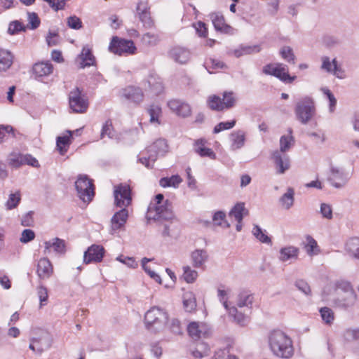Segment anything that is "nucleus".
I'll return each mask as SVG.
<instances>
[{
    "label": "nucleus",
    "mask_w": 359,
    "mask_h": 359,
    "mask_svg": "<svg viewBox=\"0 0 359 359\" xmlns=\"http://www.w3.org/2000/svg\"><path fill=\"white\" fill-rule=\"evenodd\" d=\"M168 106L171 111L177 115L187 117L191 114L189 105L179 100H172L168 102Z\"/></svg>",
    "instance_id": "obj_23"
},
{
    "label": "nucleus",
    "mask_w": 359,
    "mask_h": 359,
    "mask_svg": "<svg viewBox=\"0 0 359 359\" xmlns=\"http://www.w3.org/2000/svg\"><path fill=\"white\" fill-rule=\"evenodd\" d=\"M106 136L110 139L115 137V132L111 120L106 121L101 130L100 138L104 139Z\"/></svg>",
    "instance_id": "obj_46"
},
{
    "label": "nucleus",
    "mask_w": 359,
    "mask_h": 359,
    "mask_svg": "<svg viewBox=\"0 0 359 359\" xmlns=\"http://www.w3.org/2000/svg\"><path fill=\"white\" fill-rule=\"evenodd\" d=\"M269 345L273 354L282 359H290L294 355L292 340L280 330H274L269 334Z\"/></svg>",
    "instance_id": "obj_1"
},
{
    "label": "nucleus",
    "mask_w": 359,
    "mask_h": 359,
    "mask_svg": "<svg viewBox=\"0 0 359 359\" xmlns=\"http://www.w3.org/2000/svg\"><path fill=\"white\" fill-rule=\"evenodd\" d=\"M223 109L224 108L232 107L236 102V99L232 92L224 93L222 99Z\"/></svg>",
    "instance_id": "obj_56"
},
{
    "label": "nucleus",
    "mask_w": 359,
    "mask_h": 359,
    "mask_svg": "<svg viewBox=\"0 0 359 359\" xmlns=\"http://www.w3.org/2000/svg\"><path fill=\"white\" fill-rule=\"evenodd\" d=\"M33 341L37 345V353L41 354L44 351L50 348L53 344L50 334L46 330L36 328L32 332Z\"/></svg>",
    "instance_id": "obj_12"
},
{
    "label": "nucleus",
    "mask_w": 359,
    "mask_h": 359,
    "mask_svg": "<svg viewBox=\"0 0 359 359\" xmlns=\"http://www.w3.org/2000/svg\"><path fill=\"white\" fill-rule=\"evenodd\" d=\"M146 217L147 220L169 221L174 219L171 203L164 200V196L158 194L148 207Z\"/></svg>",
    "instance_id": "obj_2"
},
{
    "label": "nucleus",
    "mask_w": 359,
    "mask_h": 359,
    "mask_svg": "<svg viewBox=\"0 0 359 359\" xmlns=\"http://www.w3.org/2000/svg\"><path fill=\"white\" fill-rule=\"evenodd\" d=\"M137 50L132 40L114 36L109 46V50L116 55H133Z\"/></svg>",
    "instance_id": "obj_6"
},
{
    "label": "nucleus",
    "mask_w": 359,
    "mask_h": 359,
    "mask_svg": "<svg viewBox=\"0 0 359 359\" xmlns=\"http://www.w3.org/2000/svg\"><path fill=\"white\" fill-rule=\"evenodd\" d=\"M263 73L278 78L286 83H292L297 78L296 76H290L287 66L283 63L269 64L263 67Z\"/></svg>",
    "instance_id": "obj_8"
},
{
    "label": "nucleus",
    "mask_w": 359,
    "mask_h": 359,
    "mask_svg": "<svg viewBox=\"0 0 359 359\" xmlns=\"http://www.w3.org/2000/svg\"><path fill=\"white\" fill-rule=\"evenodd\" d=\"M28 25L32 29H36L40 25V20L35 13H28Z\"/></svg>",
    "instance_id": "obj_64"
},
{
    "label": "nucleus",
    "mask_w": 359,
    "mask_h": 359,
    "mask_svg": "<svg viewBox=\"0 0 359 359\" xmlns=\"http://www.w3.org/2000/svg\"><path fill=\"white\" fill-rule=\"evenodd\" d=\"M346 250L354 258L359 259V238H350L346 242Z\"/></svg>",
    "instance_id": "obj_40"
},
{
    "label": "nucleus",
    "mask_w": 359,
    "mask_h": 359,
    "mask_svg": "<svg viewBox=\"0 0 359 359\" xmlns=\"http://www.w3.org/2000/svg\"><path fill=\"white\" fill-rule=\"evenodd\" d=\"M77 59L79 61V67L84 69L86 67H91L95 64V57L92 53L89 46H84Z\"/></svg>",
    "instance_id": "obj_20"
},
{
    "label": "nucleus",
    "mask_w": 359,
    "mask_h": 359,
    "mask_svg": "<svg viewBox=\"0 0 359 359\" xmlns=\"http://www.w3.org/2000/svg\"><path fill=\"white\" fill-rule=\"evenodd\" d=\"M67 24L69 27L73 29H80L82 27V22L79 18L72 15L67 19Z\"/></svg>",
    "instance_id": "obj_59"
},
{
    "label": "nucleus",
    "mask_w": 359,
    "mask_h": 359,
    "mask_svg": "<svg viewBox=\"0 0 359 359\" xmlns=\"http://www.w3.org/2000/svg\"><path fill=\"white\" fill-rule=\"evenodd\" d=\"M299 248L294 245H286L280 249L278 252V260L283 263L291 264L298 259Z\"/></svg>",
    "instance_id": "obj_15"
},
{
    "label": "nucleus",
    "mask_w": 359,
    "mask_h": 359,
    "mask_svg": "<svg viewBox=\"0 0 359 359\" xmlns=\"http://www.w3.org/2000/svg\"><path fill=\"white\" fill-rule=\"evenodd\" d=\"M69 104L70 109L74 113H85L89 106L88 98L82 93V91L76 88L69 94Z\"/></svg>",
    "instance_id": "obj_9"
},
{
    "label": "nucleus",
    "mask_w": 359,
    "mask_h": 359,
    "mask_svg": "<svg viewBox=\"0 0 359 359\" xmlns=\"http://www.w3.org/2000/svg\"><path fill=\"white\" fill-rule=\"evenodd\" d=\"M183 298L184 307L187 311L191 312L196 309V298L192 292H186Z\"/></svg>",
    "instance_id": "obj_45"
},
{
    "label": "nucleus",
    "mask_w": 359,
    "mask_h": 359,
    "mask_svg": "<svg viewBox=\"0 0 359 359\" xmlns=\"http://www.w3.org/2000/svg\"><path fill=\"white\" fill-rule=\"evenodd\" d=\"M338 297L333 300L335 307L341 309L347 310L354 306L356 302L357 295L355 293L337 294Z\"/></svg>",
    "instance_id": "obj_17"
},
{
    "label": "nucleus",
    "mask_w": 359,
    "mask_h": 359,
    "mask_svg": "<svg viewBox=\"0 0 359 359\" xmlns=\"http://www.w3.org/2000/svg\"><path fill=\"white\" fill-rule=\"evenodd\" d=\"M9 164L14 168L24 165L23 154H12L9 158Z\"/></svg>",
    "instance_id": "obj_62"
},
{
    "label": "nucleus",
    "mask_w": 359,
    "mask_h": 359,
    "mask_svg": "<svg viewBox=\"0 0 359 359\" xmlns=\"http://www.w3.org/2000/svg\"><path fill=\"white\" fill-rule=\"evenodd\" d=\"M75 187L78 196L85 203H89L95 195L93 181L87 175H79L75 182Z\"/></svg>",
    "instance_id": "obj_7"
},
{
    "label": "nucleus",
    "mask_w": 359,
    "mask_h": 359,
    "mask_svg": "<svg viewBox=\"0 0 359 359\" xmlns=\"http://www.w3.org/2000/svg\"><path fill=\"white\" fill-rule=\"evenodd\" d=\"M182 182V179L179 175H174L171 177H162L159 180V185L161 187L167 188V187H172V188H178L180 184Z\"/></svg>",
    "instance_id": "obj_33"
},
{
    "label": "nucleus",
    "mask_w": 359,
    "mask_h": 359,
    "mask_svg": "<svg viewBox=\"0 0 359 359\" xmlns=\"http://www.w3.org/2000/svg\"><path fill=\"white\" fill-rule=\"evenodd\" d=\"M169 55L175 62L180 64H185L189 60L191 53L184 47L175 46L170 49Z\"/></svg>",
    "instance_id": "obj_21"
},
{
    "label": "nucleus",
    "mask_w": 359,
    "mask_h": 359,
    "mask_svg": "<svg viewBox=\"0 0 359 359\" xmlns=\"http://www.w3.org/2000/svg\"><path fill=\"white\" fill-rule=\"evenodd\" d=\"M280 204L285 210L290 209L294 202V190L292 187H288L287 191L280 198Z\"/></svg>",
    "instance_id": "obj_32"
},
{
    "label": "nucleus",
    "mask_w": 359,
    "mask_h": 359,
    "mask_svg": "<svg viewBox=\"0 0 359 359\" xmlns=\"http://www.w3.org/2000/svg\"><path fill=\"white\" fill-rule=\"evenodd\" d=\"M206 140L205 139H198L195 141L194 150L196 153L202 157H209L211 159H215L216 154L210 148L205 147Z\"/></svg>",
    "instance_id": "obj_28"
},
{
    "label": "nucleus",
    "mask_w": 359,
    "mask_h": 359,
    "mask_svg": "<svg viewBox=\"0 0 359 359\" xmlns=\"http://www.w3.org/2000/svg\"><path fill=\"white\" fill-rule=\"evenodd\" d=\"M210 18L214 25L215 29L225 34H233V28L225 22L224 16L219 13H213L210 15Z\"/></svg>",
    "instance_id": "obj_18"
},
{
    "label": "nucleus",
    "mask_w": 359,
    "mask_h": 359,
    "mask_svg": "<svg viewBox=\"0 0 359 359\" xmlns=\"http://www.w3.org/2000/svg\"><path fill=\"white\" fill-rule=\"evenodd\" d=\"M187 331L194 340H198L203 337L207 338L210 334L209 326L203 323L192 322L189 323Z\"/></svg>",
    "instance_id": "obj_13"
},
{
    "label": "nucleus",
    "mask_w": 359,
    "mask_h": 359,
    "mask_svg": "<svg viewBox=\"0 0 359 359\" xmlns=\"http://www.w3.org/2000/svg\"><path fill=\"white\" fill-rule=\"evenodd\" d=\"M218 298L219 301L222 303L225 309H229V306L228 304V299H229V294L230 293V290H222L219 289L218 291Z\"/></svg>",
    "instance_id": "obj_63"
},
{
    "label": "nucleus",
    "mask_w": 359,
    "mask_h": 359,
    "mask_svg": "<svg viewBox=\"0 0 359 359\" xmlns=\"http://www.w3.org/2000/svg\"><path fill=\"white\" fill-rule=\"evenodd\" d=\"M198 277V272L192 269L190 266L183 267V278L188 283H194Z\"/></svg>",
    "instance_id": "obj_50"
},
{
    "label": "nucleus",
    "mask_w": 359,
    "mask_h": 359,
    "mask_svg": "<svg viewBox=\"0 0 359 359\" xmlns=\"http://www.w3.org/2000/svg\"><path fill=\"white\" fill-rule=\"evenodd\" d=\"M36 273L40 279H48L53 273V267L48 258H41L37 264Z\"/></svg>",
    "instance_id": "obj_19"
},
{
    "label": "nucleus",
    "mask_w": 359,
    "mask_h": 359,
    "mask_svg": "<svg viewBox=\"0 0 359 359\" xmlns=\"http://www.w3.org/2000/svg\"><path fill=\"white\" fill-rule=\"evenodd\" d=\"M320 313L323 322L327 325L332 324L334 320V313L328 307H323L320 309Z\"/></svg>",
    "instance_id": "obj_49"
},
{
    "label": "nucleus",
    "mask_w": 359,
    "mask_h": 359,
    "mask_svg": "<svg viewBox=\"0 0 359 359\" xmlns=\"http://www.w3.org/2000/svg\"><path fill=\"white\" fill-rule=\"evenodd\" d=\"M191 260L194 267L203 269L208 260V254L205 250L196 249L191 252Z\"/></svg>",
    "instance_id": "obj_25"
},
{
    "label": "nucleus",
    "mask_w": 359,
    "mask_h": 359,
    "mask_svg": "<svg viewBox=\"0 0 359 359\" xmlns=\"http://www.w3.org/2000/svg\"><path fill=\"white\" fill-rule=\"evenodd\" d=\"M260 51L259 46H244L241 45L238 48L233 50L232 53L236 57H240L243 55H250Z\"/></svg>",
    "instance_id": "obj_35"
},
{
    "label": "nucleus",
    "mask_w": 359,
    "mask_h": 359,
    "mask_svg": "<svg viewBox=\"0 0 359 359\" xmlns=\"http://www.w3.org/2000/svg\"><path fill=\"white\" fill-rule=\"evenodd\" d=\"M20 194L19 192L15 194H11L8 199L6 203V207L7 210H12L16 208L20 201Z\"/></svg>",
    "instance_id": "obj_54"
},
{
    "label": "nucleus",
    "mask_w": 359,
    "mask_h": 359,
    "mask_svg": "<svg viewBox=\"0 0 359 359\" xmlns=\"http://www.w3.org/2000/svg\"><path fill=\"white\" fill-rule=\"evenodd\" d=\"M128 218V211L126 208H122L116 212L111 219V229L114 231L118 230L124 226Z\"/></svg>",
    "instance_id": "obj_26"
},
{
    "label": "nucleus",
    "mask_w": 359,
    "mask_h": 359,
    "mask_svg": "<svg viewBox=\"0 0 359 359\" xmlns=\"http://www.w3.org/2000/svg\"><path fill=\"white\" fill-rule=\"evenodd\" d=\"M226 311L229 312V316L231 317L233 321L236 322L238 325L244 326L247 324V316L243 314L242 313L238 312L236 307H229V309H226Z\"/></svg>",
    "instance_id": "obj_36"
},
{
    "label": "nucleus",
    "mask_w": 359,
    "mask_h": 359,
    "mask_svg": "<svg viewBox=\"0 0 359 359\" xmlns=\"http://www.w3.org/2000/svg\"><path fill=\"white\" fill-rule=\"evenodd\" d=\"M210 347L206 343L199 342L196 344L194 350L192 351V355L196 358H202L209 355Z\"/></svg>",
    "instance_id": "obj_42"
},
{
    "label": "nucleus",
    "mask_w": 359,
    "mask_h": 359,
    "mask_svg": "<svg viewBox=\"0 0 359 359\" xmlns=\"http://www.w3.org/2000/svg\"><path fill=\"white\" fill-rule=\"evenodd\" d=\"M231 149L237 150L242 148L245 142V133L244 131L238 130L233 131L230 134Z\"/></svg>",
    "instance_id": "obj_29"
},
{
    "label": "nucleus",
    "mask_w": 359,
    "mask_h": 359,
    "mask_svg": "<svg viewBox=\"0 0 359 359\" xmlns=\"http://www.w3.org/2000/svg\"><path fill=\"white\" fill-rule=\"evenodd\" d=\"M205 65L206 69L210 73H212L210 69H220L225 67V65L223 62L214 59H210L209 61L205 62Z\"/></svg>",
    "instance_id": "obj_57"
},
{
    "label": "nucleus",
    "mask_w": 359,
    "mask_h": 359,
    "mask_svg": "<svg viewBox=\"0 0 359 359\" xmlns=\"http://www.w3.org/2000/svg\"><path fill=\"white\" fill-rule=\"evenodd\" d=\"M253 299L254 297L252 294H250L248 292H241L238 296L237 306L240 308L250 306L252 304Z\"/></svg>",
    "instance_id": "obj_44"
},
{
    "label": "nucleus",
    "mask_w": 359,
    "mask_h": 359,
    "mask_svg": "<svg viewBox=\"0 0 359 359\" xmlns=\"http://www.w3.org/2000/svg\"><path fill=\"white\" fill-rule=\"evenodd\" d=\"M336 288L337 294H349L355 293L351 283L346 280H340L336 283Z\"/></svg>",
    "instance_id": "obj_48"
},
{
    "label": "nucleus",
    "mask_w": 359,
    "mask_h": 359,
    "mask_svg": "<svg viewBox=\"0 0 359 359\" xmlns=\"http://www.w3.org/2000/svg\"><path fill=\"white\" fill-rule=\"evenodd\" d=\"M349 179V174L343 168L330 166L327 181L331 186L336 189L344 188L348 182Z\"/></svg>",
    "instance_id": "obj_10"
},
{
    "label": "nucleus",
    "mask_w": 359,
    "mask_h": 359,
    "mask_svg": "<svg viewBox=\"0 0 359 359\" xmlns=\"http://www.w3.org/2000/svg\"><path fill=\"white\" fill-rule=\"evenodd\" d=\"M168 150L167 142L163 139H158L149 146L142 154L144 155L139 158V161L148 168H152L154 162L160 156L165 155Z\"/></svg>",
    "instance_id": "obj_4"
},
{
    "label": "nucleus",
    "mask_w": 359,
    "mask_h": 359,
    "mask_svg": "<svg viewBox=\"0 0 359 359\" xmlns=\"http://www.w3.org/2000/svg\"><path fill=\"white\" fill-rule=\"evenodd\" d=\"M53 71V66L49 62H39L35 63L32 67V74L36 79L48 76Z\"/></svg>",
    "instance_id": "obj_22"
},
{
    "label": "nucleus",
    "mask_w": 359,
    "mask_h": 359,
    "mask_svg": "<svg viewBox=\"0 0 359 359\" xmlns=\"http://www.w3.org/2000/svg\"><path fill=\"white\" fill-rule=\"evenodd\" d=\"M236 125V120H232L226 122H220L214 128L213 133H219L222 130H229L233 128Z\"/></svg>",
    "instance_id": "obj_55"
},
{
    "label": "nucleus",
    "mask_w": 359,
    "mask_h": 359,
    "mask_svg": "<svg viewBox=\"0 0 359 359\" xmlns=\"http://www.w3.org/2000/svg\"><path fill=\"white\" fill-rule=\"evenodd\" d=\"M168 329L175 334H179L181 333V326L180 323L177 319L173 318L170 322L168 320L166 324Z\"/></svg>",
    "instance_id": "obj_61"
},
{
    "label": "nucleus",
    "mask_w": 359,
    "mask_h": 359,
    "mask_svg": "<svg viewBox=\"0 0 359 359\" xmlns=\"http://www.w3.org/2000/svg\"><path fill=\"white\" fill-rule=\"evenodd\" d=\"M142 40L147 45L154 46L158 41V36L156 34L147 32L142 36Z\"/></svg>",
    "instance_id": "obj_60"
},
{
    "label": "nucleus",
    "mask_w": 359,
    "mask_h": 359,
    "mask_svg": "<svg viewBox=\"0 0 359 359\" xmlns=\"http://www.w3.org/2000/svg\"><path fill=\"white\" fill-rule=\"evenodd\" d=\"M168 314L163 309L153 306L144 315V323L147 329L154 333L163 331L166 327Z\"/></svg>",
    "instance_id": "obj_3"
},
{
    "label": "nucleus",
    "mask_w": 359,
    "mask_h": 359,
    "mask_svg": "<svg viewBox=\"0 0 359 359\" xmlns=\"http://www.w3.org/2000/svg\"><path fill=\"white\" fill-rule=\"evenodd\" d=\"M315 104L313 100L305 97L299 100L295 107L297 119L303 124L307 123L315 114Z\"/></svg>",
    "instance_id": "obj_5"
},
{
    "label": "nucleus",
    "mask_w": 359,
    "mask_h": 359,
    "mask_svg": "<svg viewBox=\"0 0 359 359\" xmlns=\"http://www.w3.org/2000/svg\"><path fill=\"white\" fill-rule=\"evenodd\" d=\"M272 160L275 164L276 173L284 174L290 167V157L278 150L272 153Z\"/></svg>",
    "instance_id": "obj_14"
},
{
    "label": "nucleus",
    "mask_w": 359,
    "mask_h": 359,
    "mask_svg": "<svg viewBox=\"0 0 359 359\" xmlns=\"http://www.w3.org/2000/svg\"><path fill=\"white\" fill-rule=\"evenodd\" d=\"M45 250L44 253L47 254L51 251H53L58 254H65L66 251L65 242L59 238H54L50 241L44 243Z\"/></svg>",
    "instance_id": "obj_24"
},
{
    "label": "nucleus",
    "mask_w": 359,
    "mask_h": 359,
    "mask_svg": "<svg viewBox=\"0 0 359 359\" xmlns=\"http://www.w3.org/2000/svg\"><path fill=\"white\" fill-rule=\"evenodd\" d=\"M13 62V55L9 50L0 49V72L7 71Z\"/></svg>",
    "instance_id": "obj_31"
},
{
    "label": "nucleus",
    "mask_w": 359,
    "mask_h": 359,
    "mask_svg": "<svg viewBox=\"0 0 359 359\" xmlns=\"http://www.w3.org/2000/svg\"><path fill=\"white\" fill-rule=\"evenodd\" d=\"M208 104L211 109L220 111L223 109V104L221 98L217 95L210 96L208 100Z\"/></svg>",
    "instance_id": "obj_53"
},
{
    "label": "nucleus",
    "mask_w": 359,
    "mask_h": 359,
    "mask_svg": "<svg viewBox=\"0 0 359 359\" xmlns=\"http://www.w3.org/2000/svg\"><path fill=\"white\" fill-rule=\"evenodd\" d=\"M147 112L150 116V123L160 124L159 117L161 115V108L158 104H151L147 109Z\"/></svg>",
    "instance_id": "obj_43"
},
{
    "label": "nucleus",
    "mask_w": 359,
    "mask_h": 359,
    "mask_svg": "<svg viewBox=\"0 0 359 359\" xmlns=\"http://www.w3.org/2000/svg\"><path fill=\"white\" fill-rule=\"evenodd\" d=\"M73 132L67 130L66 134L57 137L56 146L60 154L64 155L72 143L71 139Z\"/></svg>",
    "instance_id": "obj_30"
},
{
    "label": "nucleus",
    "mask_w": 359,
    "mask_h": 359,
    "mask_svg": "<svg viewBox=\"0 0 359 359\" xmlns=\"http://www.w3.org/2000/svg\"><path fill=\"white\" fill-rule=\"evenodd\" d=\"M252 233L253 236L261 243L271 245V239L266 234L265 230H263L259 226L255 224L254 225Z\"/></svg>",
    "instance_id": "obj_37"
},
{
    "label": "nucleus",
    "mask_w": 359,
    "mask_h": 359,
    "mask_svg": "<svg viewBox=\"0 0 359 359\" xmlns=\"http://www.w3.org/2000/svg\"><path fill=\"white\" fill-rule=\"evenodd\" d=\"M248 214V210L245 208L244 203H236L229 212V216L234 217L237 222H242L243 217Z\"/></svg>",
    "instance_id": "obj_34"
},
{
    "label": "nucleus",
    "mask_w": 359,
    "mask_h": 359,
    "mask_svg": "<svg viewBox=\"0 0 359 359\" xmlns=\"http://www.w3.org/2000/svg\"><path fill=\"white\" fill-rule=\"evenodd\" d=\"M123 97L126 99L139 104L143 100V93L140 88L128 86L123 90Z\"/></svg>",
    "instance_id": "obj_27"
},
{
    "label": "nucleus",
    "mask_w": 359,
    "mask_h": 359,
    "mask_svg": "<svg viewBox=\"0 0 359 359\" xmlns=\"http://www.w3.org/2000/svg\"><path fill=\"white\" fill-rule=\"evenodd\" d=\"M294 140L292 135V129L289 130V134L287 135H283L280 139V150L281 153H285L292 147L294 144Z\"/></svg>",
    "instance_id": "obj_38"
},
{
    "label": "nucleus",
    "mask_w": 359,
    "mask_h": 359,
    "mask_svg": "<svg viewBox=\"0 0 359 359\" xmlns=\"http://www.w3.org/2000/svg\"><path fill=\"white\" fill-rule=\"evenodd\" d=\"M304 249L309 256H313L320 252L316 241L311 236H306Z\"/></svg>",
    "instance_id": "obj_39"
},
{
    "label": "nucleus",
    "mask_w": 359,
    "mask_h": 359,
    "mask_svg": "<svg viewBox=\"0 0 359 359\" xmlns=\"http://www.w3.org/2000/svg\"><path fill=\"white\" fill-rule=\"evenodd\" d=\"M226 214L223 211H217L214 213L212 216V221L214 224L217 226H223L225 227H229V224L226 221Z\"/></svg>",
    "instance_id": "obj_51"
},
{
    "label": "nucleus",
    "mask_w": 359,
    "mask_h": 359,
    "mask_svg": "<svg viewBox=\"0 0 359 359\" xmlns=\"http://www.w3.org/2000/svg\"><path fill=\"white\" fill-rule=\"evenodd\" d=\"M148 83L154 94L158 95L163 91V86L160 80L156 81L154 78H151L148 81Z\"/></svg>",
    "instance_id": "obj_58"
},
{
    "label": "nucleus",
    "mask_w": 359,
    "mask_h": 359,
    "mask_svg": "<svg viewBox=\"0 0 359 359\" xmlns=\"http://www.w3.org/2000/svg\"><path fill=\"white\" fill-rule=\"evenodd\" d=\"M104 249L99 245H92L84 252L83 262L88 264L91 262H100L102 260Z\"/></svg>",
    "instance_id": "obj_16"
},
{
    "label": "nucleus",
    "mask_w": 359,
    "mask_h": 359,
    "mask_svg": "<svg viewBox=\"0 0 359 359\" xmlns=\"http://www.w3.org/2000/svg\"><path fill=\"white\" fill-rule=\"evenodd\" d=\"M151 259H148L147 257H144L142 259V266L144 271L155 281H156L158 283L161 284L162 280L160 277V276L156 273L155 271H152L147 265V264L150 262Z\"/></svg>",
    "instance_id": "obj_47"
},
{
    "label": "nucleus",
    "mask_w": 359,
    "mask_h": 359,
    "mask_svg": "<svg viewBox=\"0 0 359 359\" xmlns=\"http://www.w3.org/2000/svg\"><path fill=\"white\" fill-rule=\"evenodd\" d=\"M280 55L281 57L290 64L294 65L296 62V57L292 48L288 46H284L280 49Z\"/></svg>",
    "instance_id": "obj_41"
},
{
    "label": "nucleus",
    "mask_w": 359,
    "mask_h": 359,
    "mask_svg": "<svg viewBox=\"0 0 359 359\" xmlns=\"http://www.w3.org/2000/svg\"><path fill=\"white\" fill-rule=\"evenodd\" d=\"M114 205L116 208H126L132 202L131 190L129 185L120 184L114 187Z\"/></svg>",
    "instance_id": "obj_11"
},
{
    "label": "nucleus",
    "mask_w": 359,
    "mask_h": 359,
    "mask_svg": "<svg viewBox=\"0 0 359 359\" xmlns=\"http://www.w3.org/2000/svg\"><path fill=\"white\" fill-rule=\"evenodd\" d=\"M321 61V69L330 74H331V72H332L333 67H334V66L337 65V61L335 58L333 59L332 60H330V57L327 56L322 57Z\"/></svg>",
    "instance_id": "obj_52"
}]
</instances>
